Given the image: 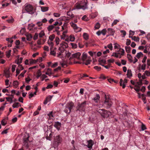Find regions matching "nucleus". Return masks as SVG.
Returning a JSON list of instances; mask_svg holds the SVG:
<instances>
[{
    "label": "nucleus",
    "instance_id": "nucleus-38",
    "mask_svg": "<svg viewBox=\"0 0 150 150\" xmlns=\"http://www.w3.org/2000/svg\"><path fill=\"white\" fill-rule=\"evenodd\" d=\"M55 42L56 44V45H57L59 44V42L60 41V39L58 37H56L55 39Z\"/></svg>",
    "mask_w": 150,
    "mask_h": 150
},
{
    "label": "nucleus",
    "instance_id": "nucleus-36",
    "mask_svg": "<svg viewBox=\"0 0 150 150\" xmlns=\"http://www.w3.org/2000/svg\"><path fill=\"white\" fill-rule=\"evenodd\" d=\"M45 35V34L43 31H41V32L39 33V37L40 38L43 37Z\"/></svg>",
    "mask_w": 150,
    "mask_h": 150
},
{
    "label": "nucleus",
    "instance_id": "nucleus-34",
    "mask_svg": "<svg viewBox=\"0 0 150 150\" xmlns=\"http://www.w3.org/2000/svg\"><path fill=\"white\" fill-rule=\"evenodd\" d=\"M55 38V35L54 34H52L49 37V40H50L51 41H53L54 39Z\"/></svg>",
    "mask_w": 150,
    "mask_h": 150
},
{
    "label": "nucleus",
    "instance_id": "nucleus-5",
    "mask_svg": "<svg viewBox=\"0 0 150 150\" xmlns=\"http://www.w3.org/2000/svg\"><path fill=\"white\" fill-rule=\"evenodd\" d=\"M24 8L26 11L30 14H33V6L30 4H26L24 6Z\"/></svg>",
    "mask_w": 150,
    "mask_h": 150
},
{
    "label": "nucleus",
    "instance_id": "nucleus-44",
    "mask_svg": "<svg viewBox=\"0 0 150 150\" xmlns=\"http://www.w3.org/2000/svg\"><path fill=\"white\" fill-rule=\"evenodd\" d=\"M125 49L126 52L127 53H129L130 52L131 48L129 46H126L125 47Z\"/></svg>",
    "mask_w": 150,
    "mask_h": 150
},
{
    "label": "nucleus",
    "instance_id": "nucleus-51",
    "mask_svg": "<svg viewBox=\"0 0 150 150\" xmlns=\"http://www.w3.org/2000/svg\"><path fill=\"white\" fill-rule=\"evenodd\" d=\"M70 45L73 48H76L77 47V45L75 43H71Z\"/></svg>",
    "mask_w": 150,
    "mask_h": 150
},
{
    "label": "nucleus",
    "instance_id": "nucleus-18",
    "mask_svg": "<svg viewBox=\"0 0 150 150\" xmlns=\"http://www.w3.org/2000/svg\"><path fill=\"white\" fill-rule=\"evenodd\" d=\"M120 53L113 52L112 53V56H114L116 58H120L121 57V56L120 55Z\"/></svg>",
    "mask_w": 150,
    "mask_h": 150
},
{
    "label": "nucleus",
    "instance_id": "nucleus-6",
    "mask_svg": "<svg viewBox=\"0 0 150 150\" xmlns=\"http://www.w3.org/2000/svg\"><path fill=\"white\" fill-rule=\"evenodd\" d=\"M112 104L111 100L108 97L105 95V100L104 104L107 106L108 108L110 107Z\"/></svg>",
    "mask_w": 150,
    "mask_h": 150
},
{
    "label": "nucleus",
    "instance_id": "nucleus-21",
    "mask_svg": "<svg viewBox=\"0 0 150 150\" xmlns=\"http://www.w3.org/2000/svg\"><path fill=\"white\" fill-rule=\"evenodd\" d=\"M45 74L49 76H51L52 74L51 69L50 68L47 69V72L45 73Z\"/></svg>",
    "mask_w": 150,
    "mask_h": 150
},
{
    "label": "nucleus",
    "instance_id": "nucleus-7",
    "mask_svg": "<svg viewBox=\"0 0 150 150\" xmlns=\"http://www.w3.org/2000/svg\"><path fill=\"white\" fill-rule=\"evenodd\" d=\"M71 26L73 28L75 32H80L81 31V28L78 27L76 24H75L73 22H71L70 23Z\"/></svg>",
    "mask_w": 150,
    "mask_h": 150
},
{
    "label": "nucleus",
    "instance_id": "nucleus-12",
    "mask_svg": "<svg viewBox=\"0 0 150 150\" xmlns=\"http://www.w3.org/2000/svg\"><path fill=\"white\" fill-rule=\"evenodd\" d=\"M81 55V53L79 52H78L73 54L72 55V58L79 59H80V57Z\"/></svg>",
    "mask_w": 150,
    "mask_h": 150
},
{
    "label": "nucleus",
    "instance_id": "nucleus-37",
    "mask_svg": "<svg viewBox=\"0 0 150 150\" xmlns=\"http://www.w3.org/2000/svg\"><path fill=\"white\" fill-rule=\"evenodd\" d=\"M100 27V24L99 23H97L95 24L94 28L95 29H98Z\"/></svg>",
    "mask_w": 150,
    "mask_h": 150
},
{
    "label": "nucleus",
    "instance_id": "nucleus-57",
    "mask_svg": "<svg viewBox=\"0 0 150 150\" xmlns=\"http://www.w3.org/2000/svg\"><path fill=\"white\" fill-rule=\"evenodd\" d=\"M31 80L29 76H28L27 78L25 79V81L26 83H28Z\"/></svg>",
    "mask_w": 150,
    "mask_h": 150
},
{
    "label": "nucleus",
    "instance_id": "nucleus-24",
    "mask_svg": "<svg viewBox=\"0 0 150 150\" xmlns=\"http://www.w3.org/2000/svg\"><path fill=\"white\" fill-rule=\"evenodd\" d=\"M47 43L49 46L50 47V49L52 48L53 47L54 43L52 41H50V40H48Z\"/></svg>",
    "mask_w": 150,
    "mask_h": 150
},
{
    "label": "nucleus",
    "instance_id": "nucleus-11",
    "mask_svg": "<svg viewBox=\"0 0 150 150\" xmlns=\"http://www.w3.org/2000/svg\"><path fill=\"white\" fill-rule=\"evenodd\" d=\"M88 144L87 145H85L88 148L91 149L92 148V146L94 144V142L92 140H90L87 141Z\"/></svg>",
    "mask_w": 150,
    "mask_h": 150
},
{
    "label": "nucleus",
    "instance_id": "nucleus-20",
    "mask_svg": "<svg viewBox=\"0 0 150 150\" xmlns=\"http://www.w3.org/2000/svg\"><path fill=\"white\" fill-rule=\"evenodd\" d=\"M87 54L85 52H84L83 53L82 55V60L85 61L87 59Z\"/></svg>",
    "mask_w": 150,
    "mask_h": 150
},
{
    "label": "nucleus",
    "instance_id": "nucleus-33",
    "mask_svg": "<svg viewBox=\"0 0 150 150\" xmlns=\"http://www.w3.org/2000/svg\"><path fill=\"white\" fill-rule=\"evenodd\" d=\"M108 31L110 35H113L114 33V31L113 29L111 28L108 29Z\"/></svg>",
    "mask_w": 150,
    "mask_h": 150
},
{
    "label": "nucleus",
    "instance_id": "nucleus-14",
    "mask_svg": "<svg viewBox=\"0 0 150 150\" xmlns=\"http://www.w3.org/2000/svg\"><path fill=\"white\" fill-rule=\"evenodd\" d=\"M55 140L58 144L62 142V138L60 137L59 135L56 136L54 138Z\"/></svg>",
    "mask_w": 150,
    "mask_h": 150
},
{
    "label": "nucleus",
    "instance_id": "nucleus-48",
    "mask_svg": "<svg viewBox=\"0 0 150 150\" xmlns=\"http://www.w3.org/2000/svg\"><path fill=\"white\" fill-rule=\"evenodd\" d=\"M144 74L146 76H150V72L149 71L146 70L144 72Z\"/></svg>",
    "mask_w": 150,
    "mask_h": 150
},
{
    "label": "nucleus",
    "instance_id": "nucleus-29",
    "mask_svg": "<svg viewBox=\"0 0 150 150\" xmlns=\"http://www.w3.org/2000/svg\"><path fill=\"white\" fill-rule=\"evenodd\" d=\"M54 25H51L47 27V29L49 31H51L53 28H54Z\"/></svg>",
    "mask_w": 150,
    "mask_h": 150
},
{
    "label": "nucleus",
    "instance_id": "nucleus-19",
    "mask_svg": "<svg viewBox=\"0 0 150 150\" xmlns=\"http://www.w3.org/2000/svg\"><path fill=\"white\" fill-rule=\"evenodd\" d=\"M8 119V118L6 117L4 119H3L1 121V124L3 126L5 125L7 123V121L6 120H7Z\"/></svg>",
    "mask_w": 150,
    "mask_h": 150
},
{
    "label": "nucleus",
    "instance_id": "nucleus-17",
    "mask_svg": "<svg viewBox=\"0 0 150 150\" xmlns=\"http://www.w3.org/2000/svg\"><path fill=\"white\" fill-rule=\"evenodd\" d=\"M127 77L128 78H130L132 76V74L131 70L130 69H128L127 70Z\"/></svg>",
    "mask_w": 150,
    "mask_h": 150
},
{
    "label": "nucleus",
    "instance_id": "nucleus-16",
    "mask_svg": "<svg viewBox=\"0 0 150 150\" xmlns=\"http://www.w3.org/2000/svg\"><path fill=\"white\" fill-rule=\"evenodd\" d=\"M140 66V68L139 69V70L140 71L141 69L143 71L145 70L146 69V65L145 63H143L141 65H139Z\"/></svg>",
    "mask_w": 150,
    "mask_h": 150
},
{
    "label": "nucleus",
    "instance_id": "nucleus-53",
    "mask_svg": "<svg viewBox=\"0 0 150 150\" xmlns=\"http://www.w3.org/2000/svg\"><path fill=\"white\" fill-rule=\"evenodd\" d=\"M5 76L7 78H8L10 76V74L8 71H6L4 73Z\"/></svg>",
    "mask_w": 150,
    "mask_h": 150
},
{
    "label": "nucleus",
    "instance_id": "nucleus-46",
    "mask_svg": "<svg viewBox=\"0 0 150 150\" xmlns=\"http://www.w3.org/2000/svg\"><path fill=\"white\" fill-rule=\"evenodd\" d=\"M6 99L7 100V101L10 102V103H11L13 102V100L12 98L6 97Z\"/></svg>",
    "mask_w": 150,
    "mask_h": 150
},
{
    "label": "nucleus",
    "instance_id": "nucleus-23",
    "mask_svg": "<svg viewBox=\"0 0 150 150\" xmlns=\"http://www.w3.org/2000/svg\"><path fill=\"white\" fill-rule=\"evenodd\" d=\"M118 52H120V55L121 56H123L125 53V50H124L121 48L118 51H117Z\"/></svg>",
    "mask_w": 150,
    "mask_h": 150
},
{
    "label": "nucleus",
    "instance_id": "nucleus-42",
    "mask_svg": "<svg viewBox=\"0 0 150 150\" xmlns=\"http://www.w3.org/2000/svg\"><path fill=\"white\" fill-rule=\"evenodd\" d=\"M13 85L15 88H16L18 85V83L17 81H14L13 82Z\"/></svg>",
    "mask_w": 150,
    "mask_h": 150
},
{
    "label": "nucleus",
    "instance_id": "nucleus-56",
    "mask_svg": "<svg viewBox=\"0 0 150 150\" xmlns=\"http://www.w3.org/2000/svg\"><path fill=\"white\" fill-rule=\"evenodd\" d=\"M82 19L83 20L88 21V19L86 15H84L82 18Z\"/></svg>",
    "mask_w": 150,
    "mask_h": 150
},
{
    "label": "nucleus",
    "instance_id": "nucleus-8",
    "mask_svg": "<svg viewBox=\"0 0 150 150\" xmlns=\"http://www.w3.org/2000/svg\"><path fill=\"white\" fill-rule=\"evenodd\" d=\"M127 82V79H125L124 81H123L122 79H120V85L122 86L123 88H124L125 87V84Z\"/></svg>",
    "mask_w": 150,
    "mask_h": 150
},
{
    "label": "nucleus",
    "instance_id": "nucleus-62",
    "mask_svg": "<svg viewBox=\"0 0 150 150\" xmlns=\"http://www.w3.org/2000/svg\"><path fill=\"white\" fill-rule=\"evenodd\" d=\"M53 97V96H48L47 97V98H46V99L48 101H50L51 100Z\"/></svg>",
    "mask_w": 150,
    "mask_h": 150
},
{
    "label": "nucleus",
    "instance_id": "nucleus-25",
    "mask_svg": "<svg viewBox=\"0 0 150 150\" xmlns=\"http://www.w3.org/2000/svg\"><path fill=\"white\" fill-rule=\"evenodd\" d=\"M27 37V40L30 41L31 40V39L33 37L31 34H28L26 35Z\"/></svg>",
    "mask_w": 150,
    "mask_h": 150
},
{
    "label": "nucleus",
    "instance_id": "nucleus-55",
    "mask_svg": "<svg viewBox=\"0 0 150 150\" xmlns=\"http://www.w3.org/2000/svg\"><path fill=\"white\" fill-rule=\"evenodd\" d=\"M134 32L132 31L131 30H130L129 31V37L131 38V37L130 36H133V35H134Z\"/></svg>",
    "mask_w": 150,
    "mask_h": 150
},
{
    "label": "nucleus",
    "instance_id": "nucleus-9",
    "mask_svg": "<svg viewBox=\"0 0 150 150\" xmlns=\"http://www.w3.org/2000/svg\"><path fill=\"white\" fill-rule=\"evenodd\" d=\"M86 104V102L84 101L83 103H81L79 107V110H82V111H84L85 109V106Z\"/></svg>",
    "mask_w": 150,
    "mask_h": 150
},
{
    "label": "nucleus",
    "instance_id": "nucleus-60",
    "mask_svg": "<svg viewBox=\"0 0 150 150\" xmlns=\"http://www.w3.org/2000/svg\"><path fill=\"white\" fill-rule=\"evenodd\" d=\"M88 53L91 56L93 57L94 55L96 54V52H93L92 51H89Z\"/></svg>",
    "mask_w": 150,
    "mask_h": 150
},
{
    "label": "nucleus",
    "instance_id": "nucleus-26",
    "mask_svg": "<svg viewBox=\"0 0 150 150\" xmlns=\"http://www.w3.org/2000/svg\"><path fill=\"white\" fill-rule=\"evenodd\" d=\"M36 75V77L37 79H38L41 75L42 73L40 69L38 70L37 72Z\"/></svg>",
    "mask_w": 150,
    "mask_h": 150
},
{
    "label": "nucleus",
    "instance_id": "nucleus-49",
    "mask_svg": "<svg viewBox=\"0 0 150 150\" xmlns=\"http://www.w3.org/2000/svg\"><path fill=\"white\" fill-rule=\"evenodd\" d=\"M11 50H8L6 52V56L7 57L9 58L11 55Z\"/></svg>",
    "mask_w": 150,
    "mask_h": 150
},
{
    "label": "nucleus",
    "instance_id": "nucleus-63",
    "mask_svg": "<svg viewBox=\"0 0 150 150\" xmlns=\"http://www.w3.org/2000/svg\"><path fill=\"white\" fill-rule=\"evenodd\" d=\"M101 31V34H102L103 35H104L106 34L107 31L105 29H104Z\"/></svg>",
    "mask_w": 150,
    "mask_h": 150
},
{
    "label": "nucleus",
    "instance_id": "nucleus-58",
    "mask_svg": "<svg viewBox=\"0 0 150 150\" xmlns=\"http://www.w3.org/2000/svg\"><path fill=\"white\" fill-rule=\"evenodd\" d=\"M67 15L71 17H73L74 16V15L70 11H68L67 12Z\"/></svg>",
    "mask_w": 150,
    "mask_h": 150
},
{
    "label": "nucleus",
    "instance_id": "nucleus-54",
    "mask_svg": "<svg viewBox=\"0 0 150 150\" xmlns=\"http://www.w3.org/2000/svg\"><path fill=\"white\" fill-rule=\"evenodd\" d=\"M6 21L8 23H12L14 21V19L12 18L11 19L6 20Z\"/></svg>",
    "mask_w": 150,
    "mask_h": 150
},
{
    "label": "nucleus",
    "instance_id": "nucleus-22",
    "mask_svg": "<svg viewBox=\"0 0 150 150\" xmlns=\"http://www.w3.org/2000/svg\"><path fill=\"white\" fill-rule=\"evenodd\" d=\"M41 8L42 11L43 12L47 11L49 9V7H48L41 6Z\"/></svg>",
    "mask_w": 150,
    "mask_h": 150
},
{
    "label": "nucleus",
    "instance_id": "nucleus-59",
    "mask_svg": "<svg viewBox=\"0 0 150 150\" xmlns=\"http://www.w3.org/2000/svg\"><path fill=\"white\" fill-rule=\"evenodd\" d=\"M19 103H16L13 104L12 107L13 108H17L19 107Z\"/></svg>",
    "mask_w": 150,
    "mask_h": 150
},
{
    "label": "nucleus",
    "instance_id": "nucleus-30",
    "mask_svg": "<svg viewBox=\"0 0 150 150\" xmlns=\"http://www.w3.org/2000/svg\"><path fill=\"white\" fill-rule=\"evenodd\" d=\"M69 41L71 42L74 41L75 38L74 36L73 35H71L69 37Z\"/></svg>",
    "mask_w": 150,
    "mask_h": 150
},
{
    "label": "nucleus",
    "instance_id": "nucleus-47",
    "mask_svg": "<svg viewBox=\"0 0 150 150\" xmlns=\"http://www.w3.org/2000/svg\"><path fill=\"white\" fill-rule=\"evenodd\" d=\"M26 72V70H24V71L22 72L19 76L18 78H19L20 77H23L24 76V74Z\"/></svg>",
    "mask_w": 150,
    "mask_h": 150
},
{
    "label": "nucleus",
    "instance_id": "nucleus-41",
    "mask_svg": "<svg viewBox=\"0 0 150 150\" xmlns=\"http://www.w3.org/2000/svg\"><path fill=\"white\" fill-rule=\"evenodd\" d=\"M84 62L85 64L86 65H88V64H90L91 62V60L90 59H86V60Z\"/></svg>",
    "mask_w": 150,
    "mask_h": 150
},
{
    "label": "nucleus",
    "instance_id": "nucleus-13",
    "mask_svg": "<svg viewBox=\"0 0 150 150\" xmlns=\"http://www.w3.org/2000/svg\"><path fill=\"white\" fill-rule=\"evenodd\" d=\"M54 126L58 130H59L61 127V123L58 121L55 122Z\"/></svg>",
    "mask_w": 150,
    "mask_h": 150
},
{
    "label": "nucleus",
    "instance_id": "nucleus-50",
    "mask_svg": "<svg viewBox=\"0 0 150 150\" xmlns=\"http://www.w3.org/2000/svg\"><path fill=\"white\" fill-rule=\"evenodd\" d=\"M108 81L110 83H112L113 82H114L115 83H117L118 82V81L114 80L113 79H108Z\"/></svg>",
    "mask_w": 150,
    "mask_h": 150
},
{
    "label": "nucleus",
    "instance_id": "nucleus-27",
    "mask_svg": "<svg viewBox=\"0 0 150 150\" xmlns=\"http://www.w3.org/2000/svg\"><path fill=\"white\" fill-rule=\"evenodd\" d=\"M131 37L132 39L134 41L136 42H139V38L138 37H136L135 36H130Z\"/></svg>",
    "mask_w": 150,
    "mask_h": 150
},
{
    "label": "nucleus",
    "instance_id": "nucleus-28",
    "mask_svg": "<svg viewBox=\"0 0 150 150\" xmlns=\"http://www.w3.org/2000/svg\"><path fill=\"white\" fill-rule=\"evenodd\" d=\"M100 98V96L99 95H97L96 97L94 98L93 100L96 103H98Z\"/></svg>",
    "mask_w": 150,
    "mask_h": 150
},
{
    "label": "nucleus",
    "instance_id": "nucleus-43",
    "mask_svg": "<svg viewBox=\"0 0 150 150\" xmlns=\"http://www.w3.org/2000/svg\"><path fill=\"white\" fill-rule=\"evenodd\" d=\"M99 62L100 63H102L104 64H105L106 63V60L103 59H99Z\"/></svg>",
    "mask_w": 150,
    "mask_h": 150
},
{
    "label": "nucleus",
    "instance_id": "nucleus-35",
    "mask_svg": "<svg viewBox=\"0 0 150 150\" xmlns=\"http://www.w3.org/2000/svg\"><path fill=\"white\" fill-rule=\"evenodd\" d=\"M115 46L114 48L115 49H119L121 48L120 46L117 43H115L114 44Z\"/></svg>",
    "mask_w": 150,
    "mask_h": 150
},
{
    "label": "nucleus",
    "instance_id": "nucleus-52",
    "mask_svg": "<svg viewBox=\"0 0 150 150\" xmlns=\"http://www.w3.org/2000/svg\"><path fill=\"white\" fill-rule=\"evenodd\" d=\"M119 21L117 19L115 20L112 24V26H113L114 25H116Z\"/></svg>",
    "mask_w": 150,
    "mask_h": 150
},
{
    "label": "nucleus",
    "instance_id": "nucleus-64",
    "mask_svg": "<svg viewBox=\"0 0 150 150\" xmlns=\"http://www.w3.org/2000/svg\"><path fill=\"white\" fill-rule=\"evenodd\" d=\"M147 65L148 67H150V59H148L147 60Z\"/></svg>",
    "mask_w": 150,
    "mask_h": 150
},
{
    "label": "nucleus",
    "instance_id": "nucleus-4",
    "mask_svg": "<svg viewBox=\"0 0 150 150\" xmlns=\"http://www.w3.org/2000/svg\"><path fill=\"white\" fill-rule=\"evenodd\" d=\"M73 106L74 104L73 103L71 102L68 103L66 105L64 112L67 113H69Z\"/></svg>",
    "mask_w": 150,
    "mask_h": 150
},
{
    "label": "nucleus",
    "instance_id": "nucleus-32",
    "mask_svg": "<svg viewBox=\"0 0 150 150\" xmlns=\"http://www.w3.org/2000/svg\"><path fill=\"white\" fill-rule=\"evenodd\" d=\"M29 61V63L30 64H35L37 62L36 60H34L33 59H30Z\"/></svg>",
    "mask_w": 150,
    "mask_h": 150
},
{
    "label": "nucleus",
    "instance_id": "nucleus-40",
    "mask_svg": "<svg viewBox=\"0 0 150 150\" xmlns=\"http://www.w3.org/2000/svg\"><path fill=\"white\" fill-rule=\"evenodd\" d=\"M147 59V57L146 56V55H144V56H143V58L142 61V62L143 63H145L146 62V60Z\"/></svg>",
    "mask_w": 150,
    "mask_h": 150
},
{
    "label": "nucleus",
    "instance_id": "nucleus-61",
    "mask_svg": "<svg viewBox=\"0 0 150 150\" xmlns=\"http://www.w3.org/2000/svg\"><path fill=\"white\" fill-rule=\"evenodd\" d=\"M94 68L95 69L99 71H100L101 69V67H98V66H96L94 67Z\"/></svg>",
    "mask_w": 150,
    "mask_h": 150
},
{
    "label": "nucleus",
    "instance_id": "nucleus-39",
    "mask_svg": "<svg viewBox=\"0 0 150 150\" xmlns=\"http://www.w3.org/2000/svg\"><path fill=\"white\" fill-rule=\"evenodd\" d=\"M83 38L86 40H87L88 39V35L86 33H84L83 34Z\"/></svg>",
    "mask_w": 150,
    "mask_h": 150
},
{
    "label": "nucleus",
    "instance_id": "nucleus-1",
    "mask_svg": "<svg viewBox=\"0 0 150 150\" xmlns=\"http://www.w3.org/2000/svg\"><path fill=\"white\" fill-rule=\"evenodd\" d=\"M67 43L64 42H62L60 44V47L58 49V52L57 53V57L61 58L63 56V53L65 50V49L68 47Z\"/></svg>",
    "mask_w": 150,
    "mask_h": 150
},
{
    "label": "nucleus",
    "instance_id": "nucleus-45",
    "mask_svg": "<svg viewBox=\"0 0 150 150\" xmlns=\"http://www.w3.org/2000/svg\"><path fill=\"white\" fill-rule=\"evenodd\" d=\"M50 54L51 55L55 56L56 54V52L54 50H52V48L50 49Z\"/></svg>",
    "mask_w": 150,
    "mask_h": 150
},
{
    "label": "nucleus",
    "instance_id": "nucleus-31",
    "mask_svg": "<svg viewBox=\"0 0 150 150\" xmlns=\"http://www.w3.org/2000/svg\"><path fill=\"white\" fill-rule=\"evenodd\" d=\"M127 57L128 60L130 62H132V57L130 54H127Z\"/></svg>",
    "mask_w": 150,
    "mask_h": 150
},
{
    "label": "nucleus",
    "instance_id": "nucleus-10",
    "mask_svg": "<svg viewBox=\"0 0 150 150\" xmlns=\"http://www.w3.org/2000/svg\"><path fill=\"white\" fill-rule=\"evenodd\" d=\"M29 136L28 135L26 138H24L23 139V146L27 148L28 147V142L29 140Z\"/></svg>",
    "mask_w": 150,
    "mask_h": 150
},
{
    "label": "nucleus",
    "instance_id": "nucleus-15",
    "mask_svg": "<svg viewBox=\"0 0 150 150\" xmlns=\"http://www.w3.org/2000/svg\"><path fill=\"white\" fill-rule=\"evenodd\" d=\"M143 54L141 52H140L137 53L135 57L138 59H139L140 58L143 57Z\"/></svg>",
    "mask_w": 150,
    "mask_h": 150
},
{
    "label": "nucleus",
    "instance_id": "nucleus-3",
    "mask_svg": "<svg viewBox=\"0 0 150 150\" xmlns=\"http://www.w3.org/2000/svg\"><path fill=\"white\" fill-rule=\"evenodd\" d=\"M98 112L100 113L101 116L104 118H107L111 115V112L105 109H99Z\"/></svg>",
    "mask_w": 150,
    "mask_h": 150
},
{
    "label": "nucleus",
    "instance_id": "nucleus-2",
    "mask_svg": "<svg viewBox=\"0 0 150 150\" xmlns=\"http://www.w3.org/2000/svg\"><path fill=\"white\" fill-rule=\"evenodd\" d=\"M87 4V0H82L80 3L76 6V8L78 9H82L85 10L88 8Z\"/></svg>",
    "mask_w": 150,
    "mask_h": 150
}]
</instances>
